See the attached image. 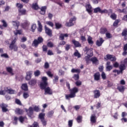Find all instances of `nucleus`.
I'll return each instance as SVG.
<instances>
[{"label":"nucleus","mask_w":127,"mask_h":127,"mask_svg":"<svg viewBox=\"0 0 127 127\" xmlns=\"http://www.w3.org/2000/svg\"><path fill=\"white\" fill-rule=\"evenodd\" d=\"M85 51L86 52V54H87L89 57H92L93 56V51L91 50H89L88 47H85Z\"/></svg>","instance_id":"nucleus-20"},{"label":"nucleus","mask_w":127,"mask_h":127,"mask_svg":"<svg viewBox=\"0 0 127 127\" xmlns=\"http://www.w3.org/2000/svg\"><path fill=\"white\" fill-rule=\"evenodd\" d=\"M104 59L106 60V61H108V60H110L114 62L117 60V58L112 55L108 54L106 55V57L104 58Z\"/></svg>","instance_id":"nucleus-5"},{"label":"nucleus","mask_w":127,"mask_h":127,"mask_svg":"<svg viewBox=\"0 0 127 127\" xmlns=\"http://www.w3.org/2000/svg\"><path fill=\"white\" fill-rule=\"evenodd\" d=\"M106 36L107 37V38H108L109 39L112 38V37H113V36L112 35V34L109 32H107L106 33Z\"/></svg>","instance_id":"nucleus-62"},{"label":"nucleus","mask_w":127,"mask_h":127,"mask_svg":"<svg viewBox=\"0 0 127 127\" xmlns=\"http://www.w3.org/2000/svg\"><path fill=\"white\" fill-rule=\"evenodd\" d=\"M15 104H16L17 105H18L19 106H22V103H21V101H20V100L16 98L15 100Z\"/></svg>","instance_id":"nucleus-52"},{"label":"nucleus","mask_w":127,"mask_h":127,"mask_svg":"<svg viewBox=\"0 0 127 127\" xmlns=\"http://www.w3.org/2000/svg\"><path fill=\"white\" fill-rule=\"evenodd\" d=\"M86 11L90 15L92 14L93 11L92 10V6L90 4H87L86 6Z\"/></svg>","instance_id":"nucleus-24"},{"label":"nucleus","mask_w":127,"mask_h":127,"mask_svg":"<svg viewBox=\"0 0 127 127\" xmlns=\"http://www.w3.org/2000/svg\"><path fill=\"white\" fill-rule=\"evenodd\" d=\"M44 40L43 38L42 37H38L37 39H35L33 41L32 46H34V47H38V45L41 44V43H42Z\"/></svg>","instance_id":"nucleus-2"},{"label":"nucleus","mask_w":127,"mask_h":127,"mask_svg":"<svg viewBox=\"0 0 127 127\" xmlns=\"http://www.w3.org/2000/svg\"><path fill=\"white\" fill-rule=\"evenodd\" d=\"M13 25L14 26H16L17 28H18L19 25H20V23L18 21H12Z\"/></svg>","instance_id":"nucleus-36"},{"label":"nucleus","mask_w":127,"mask_h":127,"mask_svg":"<svg viewBox=\"0 0 127 127\" xmlns=\"http://www.w3.org/2000/svg\"><path fill=\"white\" fill-rule=\"evenodd\" d=\"M68 126L69 127H73V120H69L68 122Z\"/></svg>","instance_id":"nucleus-64"},{"label":"nucleus","mask_w":127,"mask_h":127,"mask_svg":"<svg viewBox=\"0 0 127 127\" xmlns=\"http://www.w3.org/2000/svg\"><path fill=\"white\" fill-rule=\"evenodd\" d=\"M16 6L18 8V9H21L23 8V4L20 3H17L16 4Z\"/></svg>","instance_id":"nucleus-50"},{"label":"nucleus","mask_w":127,"mask_h":127,"mask_svg":"<svg viewBox=\"0 0 127 127\" xmlns=\"http://www.w3.org/2000/svg\"><path fill=\"white\" fill-rule=\"evenodd\" d=\"M77 123L78 124H81L82 123V120H83V117L81 116H78L76 119Z\"/></svg>","instance_id":"nucleus-41"},{"label":"nucleus","mask_w":127,"mask_h":127,"mask_svg":"<svg viewBox=\"0 0 127 127\" xmlns=\"http://www.w3.org/2000/svg\"><path fill=\"white\" fill-rule=\"evenodd\" d=\"M16 42V40H13L11 41V43L9 46V48L10 50H14V51L16 52L18 50V47L17 45H15V43Z\"/></svg>","instance_id":"nucleus-4"},{"label":"nucleus","mask_w":127,"mask_h":127,"mask_svg":"<svg viewBox=\"0 0 127 127\" xmlns=\"http://www.w3.org/2000/svg\"><path fill=\"white\" fill-rule=\"evenodd\" d=\"M80 78V76H79V74H74L73 76H72V79H74L75 81H78Z\"/></svg>","instance_id":"nucleus-46"},{"label":"nucleus","mask_w":127,"mask_h":127,"mask_svg":"<svg viewBox=\"0 0 127 127\" xmlns=\"http://www.w3.org/2000/svg\"><path fill=\"white\" fill-rule=\"evenodd\" d=\"M32 8L33 9H34V10H37V9L39 8V7L38 6L37 3H33L32 5Z\"/></svg>","instance_id":"nucleus-38"},{"label":"nucleus","mask_w":127,"mask_h":127,"mask_svg":"<svg viewBox=\"0 0 127 127\" xmlns=\"http://www.w3.org/2000/svg\"><path fill=\"white\" fill-rule=\"evenodd\" d=\"M122 36L125 37V40H127V28L124 29L122 33Z\"/></svg>","instance_id":"nucleus-34"},{"label":"nucleus","mask_w":127,"mask_h":127,"mask_svg":"<svg viewBox=\"0 0 127 127\" xmlns=\"http://www.w3.org/2000/svg\"><path fill=\"white\" fill-rule=\"evenodd\" d=\"M1 22H2V26L3 27H7V23H6V22L4 20H1Z\"/></svg>","instance_id":"nucleus-63"},{"label":"nucleus","mask_w":127,"mask_h":127,"mask_svg":"<svg viewBox=\"0 0 127 127\" xmlns=\"http://www.w3.org/2000/svg\"><path fill=\"white\" fill-rule=\"evenodd\" d=\"M101 77L103 80H106V79H107V75H106V73H105V72H102L101 73Z\"/></svg>","instance_id":"nucleus-57"},{"label":"nucleus","mask_w":127,"mask_h":127,"mask_svg":"<svg viewBox=\"0 0 127 127\" xmlns=\"http://www.w3.org/2000/svg\"><path fill=\"white\" fill-rule=\"evenodd\" d=\"M27 113V115L30 118H31L32 116L33 115V108L31 107H29L28 110H27L26 111Z\"/></svg>","instance_id":"nucleus-10"},{"label":"nucleus","mask_w":127,"mask_h":127,"mask_svg":"<svg viewBox=\"0 0 127 127\" xmlns=\"http://www.w3.org/2000/svg\"><path fill=\"white\" fill-rule=\"evenodd\" d=\"M68 34L62 33L60 35L59 39L60 40H64L65 37H68Z\"/></svg>","instance_id":"nucleus-31"},{"label":"nucleus","mask_w":127,"mask_h":127,"mask_svg":"<svg viewBox=\"0 0 127 127\" xmlns=\"http://www.w3.org/2000/svg\"><path fill=\"white\" fill-rule=\"evenodd\" d=\"M33 111L35 112H36L37 113H38V112H40V109L38 106H35L34 108H33Z\"/></svg>","instance_id":"nucleus-59"},{"label":"nucleus","mask_w":127,"mask_h":127,"mask_svg":"<svg viewBox=\"0 0 127 127\" xmlns=\"http://www.w3.org/2000/svg\"><path fill=\"white\" fill-rule=\"evenodd\" d=\"M45 117V114L41 113H40V114L39 115V118L40 119V120L41 121V120H44Z\"/></svg>","instance_id":"nucleus-48"},{"label":"nucleus","mask_w":127,"mask_h":127,"mask_svg":"<svg viewBox=\"0 0 127 127\" xmlns=\"http://www.w3.org/2000/svg\"><path fill=\"white\" fill-rule=\"evenodd\" d=\"M47 86H48V82H41L40 84V88L42 90H45V89H46Z\"/></svg>","instance_id":"nucleus-21"},{"label":"nucleus","mask_w":127,"mask_h":127,"mask_svg":"<svg viewBox=\"0 0 127 127\" xmlns=\"http://www.w3.org/2000/svg\"><path fill=\"white\" fill-rule=\"evenodd\" d=\"M90 122L91 124H96L97 123V116H96V114L91 115L90 117Z\"/></svg>","instance_id":"nucleus-12"},{"label":"nucleus","mask_w":127,"mask_h":127,"mask_svg":"<svg viewBox=\"0 0 127 127\" xmlns=\"http://www.w3.org/2000/svg\"><path fill=\"white\" fill-rule=\"evenodd\" d=\"M94 99H99L101 97V91L99 90L95 89L93 91Z\"/></svg>","instance_id":"nucleus-8"},{"label":"nucleus","mask_w":127,"mask_h":127,"mask_svg":"<svg viewBox=\"0 0 127 127\" xmlns=\"http://www.w3.org/2000/svg\"><path fill=\"white\" fill-rule=\"evenodd\" d=\"M55 29L57 30L62 28V24L59 22H55Z\"/></svg>","instance_id":"nucleus-26"},{"label":"nucleus","mask_w":127,"mask_h":127,"mask_svg":"<svg viewBox=\"0 0 127 127\" xmlns=\"http://www.w3.org/2000/svg\"><path fill=\"white\" fill-rule=\"evenodd\" d=\"M37 83V81L36 79H32L29 81L28 84L29 85H30V86H35L36 85V83Z\"/></svg>","instance_id":"nucleus-28"},{"label":"nucleus","mask_w":127,"mask_h":127,"mask_svg":"<svg viewBox=\"0 0 127 127\" xmlns=\"http://www.w3.org/2000/svg\"><path fill=\"white\" fill-rule=\"evenodd\" d=\"M120 21H121V20L120 19L115 20V21L114 22L113 24V26L114 27L118 26L119 23H120Z\"/></svg>","instance_id":"nucleus-43"},{"label":"nucleus","mask_w":127,"mask_h":127,"mask_svg":"<svg viewBox=\"0 0 127 127\" xmlns=\"http://www.w3.org/2000/svg\"><path fill=\"white\" fill-rule=\"evenodd\" d=\"M44 90V95H53V91H52V89L51 88H50L49 86L47 87V88Z\"/></svg>","instance_id":"nucleus-9"},{"label":"nucleus","mask_w":127,"mask_h":127,"mask_svg":"<svg viewBox=\"0 0 127 127\" xmlns=\"http://www.w3.org/2000/svg\"><path fill=\"white\" fill-rule=\"evenodd\" d=\"M47 75L49 76V77H51V78H52L53 77V74L51 72L50 70H48L46 72Z\"/></svg>","instance_id":"nucleus-61"},{"label":"nucleus","mask_w":127,"mask_h":127,"mask_svg":"<svg viewBox=\"0 0 127 127\" xmlns=\"http://www.w3.org/2000/svg\"><path fill=\"white\" fill-rule=\"evenodd\" d=\"M30 127H39V124L37 122H34L32 126Z\"/></svg>","instance_id":"nucleus-55"},{"label":"nucleus","mask_w":127,"mask_h":127,"mask_svg":"<svg viewBox=\"0 0 127 127\" xmlns=\"http://www.w3.org/2000/svg\"><path fill=\"white\" fill-rule=\"evenodd\" d=\"M37 22L38 25V31H39V32H42V24H41V22H40L39 20H38Z\"/></svg>","instance_id":"nucleus-33"},{"label":"nucleus","mask_w":127,"mask_h":127,"mask_svg":"<svg viewBox=\"0 0 127 127\" xmlns=\"http://www.w3.org/2000/svg\"><path fill=\"white\" fill-rule=\"evenodd\" d=\"M32 71H28L26 72V75L25 76V80L26 81H29L30 79H31V77H32Z\"/></svg>","instance_id":"nucleus-13"},{"label":"nucleus","mask_w":127,"mask_h":127,"mask_svg":"<svg viewBox=\"0 0 127 127\" xmlns=\"http://www.w3.org/2000/svg\"><path fill=\"white\" fill-rule=\"evenodd\" d=\"M43 51L44 52H47V50H48V47L47 46L44 45L42 47Z\"/></svg>","instance_id":"nucleus-58"},{"label":"nucleus","mask_w":127,"mask_h":127,"mask_svg":"<svg viewBox=\"0 0 127 127\" xmlns=\"http://www.w3.org/2000/svg\"><path fill=\"white\" fill-rule=\"evenodd\" d=\"M77 20V18L75 16H73L72 18H70L69 21L66 22L65 26L67 27H71V26H74L76 24V20Z\"/></svg>","instance_id":"nucleus-3"},{"label":"nucleus","mask_w":127,"mask_h":127,"mask_svg":"<svg viewBox=\"0 0 127 127\" xmlns=\"http://www.w3.org/2000/svg\"><path fill=\"white\" fill-rule=\"evenodd\" d=\"M90 61L92 62L93 64H95L96 65H98L99 60L96 57L91 58Z\"/></svg>","instance_id":"nucleus-23"},{"label":"nucleus","mask_w":127,"mask_h":127,"mask_svg":"<svg viewBox=\"0 0 127 127\" xmlns=\"http://www.w3.org/2000/svg\"><path fill=\"white\" fill-rule=\"evenodd\" d=\"M106 68L105 70L107 72L111 71V70H113V66L111 65V62L108 61L106 64Z\"/></svg>","instance_id":"nucleus-6"},{"label":"nucleus","mask_w":127,"mask_h":127,"mask_svg":"<svg viewBox=\"0 0 127 127\" xmlns=\"http://www.w3.org/2000/svg\"><path fill=\"white\" fill-rule=\"evenodd\" d=\"M5 92L8 93V94H10L11 95L12 94H14V90L11 89H8V87H5L4 88Z\"/></svg>","instance_id":"nucleus-25"},{"label":"nucleus","mask_w":127,"mask_h":127,"mask_svg":"<svg viewBox=\"0 0 127 127\" xmlns=\"http://www.w3.org/2000/svg\"><path fill=\"white\" fill-rule=\"evenodd\" d=\"M47 45L48 47H50L51 48H52V47H54V44H53V43H52V42H48Z\"/></svg>","instance_id":"nucleus-54"},{"label":"nucleus","mask_w":127,"mask_h":127,"mask_svg":"<svg viewBox=\"0 0 127 127\" xmlns=\"http://www.w3.org/2000/svg\"><path fill=\"white\" fill-rule=\"evenodd\" d=\"M45 33L48 35V36H50V37H52V30L51 29L48 28L47 26H45Z\"/></svg>","instance_id":"nucleus-7"},{"label":"nucleus","mask_w":127,"mask_h":127,"mask_svg":"<svg viewBox=\"0 0 127 127\" xmlns=\"http://www.w3.org/2000/svg\"><path fill=\"white\" fill-rule=\"evenodd\" d=\"M100 13H101V14H103V13H108V15H110V13H113V9H109V10H108L107 9H104V10H102L101 9Z\"/></svg>","instance_id":"nucleus-18"},{"label":"nucleus","mask_w":127,"mask_h":127,"mask_svg":"<svg viewBox=\"0 0 127 127\" xmlns=\"http://www.w3.org/2000/svg\"><path fill=\"white\" fill-rule=\"evenodd\" d=\"M120 72H122L124 70H126V65L124 64H121L120 66Z\"/></svg>","instance_id":"nucleus-49"},{"label":"nucleus","mask_w":127,"mask_h":127,"mask_svg":"<svg viewBox=\"0 0 127 127\" xmlns=\"http://www.w3.org/2000/svg\"><path fill=\"white\" fill-rule=\"evenodd\" d=\"M72 43L74 45L75 47H81V45L80 42L76 41L75 40H72L71 41Z\"/></svg>","instance_id":"nucleus-22"},{"label":"nucleus","mask_w":127,"mask_h":127,"mask_svg":"<svg viewBox=\"0 0 127 127\" xmlns=\"http://www.w3.org/2000/svg\"><path fill=\"white\" fill-rule=\"evenodd\" d=\"M55 78L53 80L54 84H57L58 80H59V77L58 76H55Z\"/></svg>","instance_id":"nucleus-53"},{"label":"nucleus","mask_w":127,"mask_h":127,"mask_svg":"<svg viewBox=\"0 0 127 127\" xmlns=\"http://www.w3.org/2000/svg\"><path fill=\"white\" fill-rule=\"evenodd\" d=\"M53 115H54V111L52 110L49 112L47 117L48 118H52V117H53Z\"/></svg>","instance_id":"nucleus-47"},{"label":"nucleus","mask_w":127,"mask_h":127,"mask_svg":"<svg viewBox=\"0 0 127 127\" xmlns=\"http://www.w3.org/2000/svg\"><path fill=\"white\" fill-rule=\"evenodd\" d=\"M74 56L75 57H77L78 58H80L81 57V54H79V52L77 51V52H74Z\"/></svg>","instance_id":"nucleus-56"},{"label":"nucleus","mask_w":127,"mask_h":127,"mask_svg":"<svg viewBox=\"0 0 127 127\" xmlns=\"http://www.w3.org/2000/svg\"><path fill=\"white\" fill-rule=\"evenodd\" d=\"M32 71H28L26 72V75L25 76V80L26 81H29L30 79H31V77H32Z\"/></svg>","instance_id":"nucleus-16"},{"label":"nucleus","mask_w":127,"mask_h":127,"mask_svg":"<svg viewBox=\"0 0 127 127\" xmlns=\"http://www.w3.org/2000/svg\"><path fill=\"white\" fill-rule=\"evenodd\" d=\"M93 77L95 81H99L101 79V74L99 72H97L94 73Z\"/></svg>","instance_id":"nucleus-17"},{"label":"nucleus","mask_w":127,"mask_h":127,"mask_svg":"<svg viewBox=\"0 0 127 127\" xmlns=\"http://www.w3.org/2000/svg\"><path fill=\"white\" fill-rule=\"evenodd\" d=\"M101 7H97L93 9V12L94 13H98V12H99V13H101Z\"/></svg>","instance_id":"nucleus-40"},{"label":"nucleus","mask_w":127,"mask_h":127,"mask_svg":"<svg viewBox=\"0 0 127 127\" xmlns=\"http://www.w3.org/2000/svg\"><path fill=\"white\" fill-rule=\"evenodd\" d=\"M108 32V29L106 27H101L100 28V33L101 34H106Z\"/></svg>","instance_id":"nucleus-29"},{"label":"nucleus","mask_w":127,"mask_h":127,"mask_svg":"<svg viewBox=\"0 0 127 127\" xmlns=\"http://www.w3.org/2000/svg\"><path fill=\"white\" fill-rule=\"evenodd\" d=\"M15 114H17L18 115H22L23 113V110L19 109V108H17L16 110L15 111Z\"/></svg>","instance_id":"nucleus-39"},{"label":"nucleus","mask_w":127,"mask_h":127,"mask_svg":"<svg viewBox=\"0 0 127 127\" xmlns=\"http://www.w3.org/2000/svg\"><path fill=\"white\" fill-rule=\"evenodd\" d=\"M32 71H28L26 72V75L25 76V80L26 81H29L30 79H31V77H32Z\"/></svg>","instance_id":"nucleus-15"},{"label":"nucleus","mask_w":127,"mask_h":127,"mask_svg":"<svg viewBox=\"0 0 127 127\" xmlns=\"http://www.w3.org/2000/svg\"><path fill=\"white\" fill-rule=\"evenodd\" d=\"M40 74H41V72H40V70H37L34 72V75L35 77H38L40 76Z\"/></svg>","instance_id":"nucleus-42"},{"label":"nucleus","mask_w":127,"mask_h":127,"mask_svg":"<svg viewBox=\"0 0 127 127\" xmlns=\"http://www.w3.org/2000/svg\"><path fill=\"white\" fill-rule=\"evenodd\" d=\"M46 23L47 25H49V26H51V27H53L54 26V23H53L51 21H47Z\"/></svg>","instance_id":"nucleus-51"},{"label":"nucleus","mask_w":127,"mask_h":127,"mask_svg":"<svg viewBox=\"0 0 127 127\" xmlns=\"http://www.w3.org/2000/svg\"><path fill=\"white\" fill-rule=\"evenodd\" d=\"M92 39L93 38L91 36H89L88 37L87 41L89 44L90 45L94 44V42L92 40Z\"/></svg>","instance_id":"nucleus-45"},{"label":"nucleus","mask_w":127,"mask_h":127,"mask_svg":"<svg viewBox=\"0 0 127 127\" xmlns=\"http://www.w3.org/2000/svg\"><path fill=\"white\" fill-rule=\"evenodd\" d=\"M6 70L7 72L9 73V74H10L12 76H13V75H14V73H13V72H12V68L10 67H7L6 68Z\"/></svg>","instance_id":"nucleus-35"},{"label":"nucleus","mask_w":127,"mask_h":127,"mask_svg":"<svg viewBox=\"0 0 127 127\" xmlns=\"http://www.w3.org/2000/svg\"><path fill=\"white\" fill-rule=\"evenodd\" d=\"M50 67V65H49V63L48 62L45 63L44 68L45 69H48Z\"/></svg>","instance_id":"nucleus-60"},{"label":"nucleus","mask_w":127,"mask_h":127,"mask_svg":"<svg viewBox=\"0 0 127 127\" xmlns=\"http://www.w3.org/2000/svg\"><path fill=\"white\" fill-rule=\"evenodd\" d=\"M47 8V7H46V6H42L41 8V11H40V13L42 15L45 14V13L46 12Z\"/></svg>","instance_id":"nucleus-30"},{"label":"nucleus","mask_w":127,"mask_h":127,"mask_svg":"<svg viewBox=\"0 0 127 127\" xmlns=\"http://www.w3.org/2000/svg\"><path fill=\"white\" fill-rule=\"evenodd\" d=\"M126 88H125V86L123 85H118L117 86V90L121 93H124L125 92V90Z\"/></svg>","instance_id":"nucleus-27"},{"label":"nucleus","mask_w":127,"mask_h":127,"mask_svg":"<svg viewBox=\"0 0 127 127\" xmlns=\"http://www.w3.org/2000/svg\"><path fill=\"white\" fill-rule=\"evenodd\" d=\"M105 40L103 39V38H100L99 40H97L96 41V44L97 46L100 47V46H102V44L104 43Z\"/></svg>","instance_id":"nucleus-19"},{"label":"nucleus","mask_w":127,"mask_h":127,"mask_svg":"<svg viewBox=\"0 0 127 127\" xmlns=\"http://www.w3.org/2000/svg\"><path fill=\"white\" fill-rule=\"evenodd\" d=\"M0 107L2 109V112L3 113H6V112H8V109L6 108H7V105L4 103H2L0 104Z\"/></svg>","instance_id":"nucleus-11"},{"label":"nucleus","mask_w":127,"mask_h":127,"mask_svg":"<svg viewBox=\"0 0 127 127\" xmlns=\"http://www.w3.org/2000/svg\"><path fill=\"white\" fill-rule=\"evenodd\" d=\"M110 17L111 18H112V19H113V20H117V14L115 13H112L111 14V15H110Z\"/></svg>","instance_id":"nucleus-44"},{"label":"nucleus","mask_w":127,"mask_h":127,"mask_svg":"<svg viewBox=\"0 0 127 127\" xmlns=\"http://www.w3.org/2000/svg\"><path fill=\"white\" fill-rule=\"evenodd\" d=\"M69 91L70 94L65 95L66 100H70V99L75 98V97H76V94L79 92V89L76 87H74L73 88L69 89Z\"/></svg>","instance_id":"nucleus-1"},{"label":"nucleus","mask_w":127,"mask_h":127,"mask_svg":"<svg viewBox=\"0 0 127 127\" xmlns=\"http://www.w3.org/2000/svg\"><path fill=\"white\" fill-rule=\"evenodd\" d=\"M71 73H77V74H80V73H81V70H80L79 68H72L71 70Z\"/></svg>","instance_id":"nucleus-37"},{"label":"nucleus","mask_w":127,"mask_h":127,"mask_svg":"<svg viewBox=\"0 0 127 127\" xmlns=\"http://www.w3.org/2000/svg\"><path fill=\"white\" fill-rule=\"evenodd\" d=\"M21 89L23 91H28V86L27 85V83H24L22 84Z\"/></svg>","instance_id":"nucleus-32"},{"label":"nucleus","mask_w":127,"mask_h":127,"mask_svg":"<svg viewBox=\"0 0 127 127\" xmlns=\"http://www.w3.org/2000/svg\"><path fill=\"white\" fill-rule=\"evenodd\" d=\"M32 71H28L26 72V75L25 76V80L26 81H29L30 79H31V77H32Z\"/></svg>","instance_id":"nucleus-14"}]
</instances>
